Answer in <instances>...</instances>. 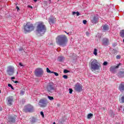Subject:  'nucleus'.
I'll list each match as a JSON object with an SVG mask.
<instances>
[{"mask_svg":"<svg viewBox=\"0 0 124 124\" xmlns=\"http://www.w3.org/2000/svg\"><path fill=\"white\" fill-rule=\"evenodd\" d=\"M67 42H68V39L64 34L59 35L56 38V43L57 45L62 46V47H65Z\"/></svg>","mask_w":124,"mask_h":124,"instance_id":"1","label":"nucleus"},{"mask_svg":"<svg viewBox=\"0 0 124 124\" xmlns=\"http://www.w3.org/2000/svg\"><path fill=\"white\" fill-rule=\"evenodd\" d=\"M89 66L92 71L99 70L100 69V63L95 59H92L89 62Z\"/></svg>","mask_w":124,"mask_h":124,"instance_id":"2","label":"nucleus"},{"mask_svg":"<svg viewBox=\"0 0 124 124\" xmlns=\"http://www.w3.org/2000/svg\"><path fill=\"white\" fill-rule=\"evenodd\" d=\"M46 26L43 23H40L38 24L36 31L40 34H44L46 32Z\"/></svg>","mask_w":124,"mask_h":124,"instance_id":"3","label":"nucleus"},{"mask_svg":"<svg viewBox=\"0 0 124 124\" xmlns=\"http://www.w3.org/2000/svg\"><path fill=\"white\" fill-rule=\"evenodd\" d=\"M24 30L25 31L30 32V31H32L34 30V26L33 24L28 22L24 26Z\"/></svg>","mask_w":124,"mask_h":124,"instance_id":"4","label":"nucleus"},{"mask_svg":"<svg viewBox=\"0 0 124 124\" xmlns=\"http://www.w3.org/2000/svg\"><path fill=\"white\" fill-rule=\"evenodd\" d=\"M23 111L25 113H32L34 111V108L31 105H27L24 107Z\"/></svg>","mask_w":124,"mask_h":124,"instance_id":"5","label":"nucleus"},{"mask_svg":"<svg viewBox=\"0 0 124 124\" xmlns=\"http://www.w3.org/2000/svg\"><path fill=\"white\" fill-rule=\"evenodd\" d=\"M15 69L12 66H9L7 69V74L9 76H12L15 72Z\"/></svg>","mask_w":124,"mask_h":124,"instance_id":"6","label":"nucleus"},{"mask_svg":"<svg viewBox=\"0 0 124 124\" xmlns=\"http://www.w3.org/2000/svg\"><path fill=\"white\" fill-rule=\"evenodd\" d=\"M44 73V72L41 68H37L35 70V75L37 77H41Z\"/></svg>","mask_w":124,"mask_h":124,"instance_id":"7","label":"nucleus"},{"mask_svg":"<svg viewBox=\"0 0 124 124\" xmlns=\"http://www.w3.org/2000/svg\"><path fill=\"white\" fill-rule=\"evenodd\" d=\"M82 88L83 86H82L81 84L79 83H77L75 86V91L78 93H80V92H82V91H83Z\"/></svg>","mask_w":124,"mask_h":124,"instance_id":"8","label":"nucleus"},{"mask_svg":"<svg viewBox=\"0 0 124 124\" xmlns=\"http://www.w3.org/2000/svg\"><path fill=\"white\" fill-rule=\"evenodd\" d=\"M47 103H48L47 100L42 99L39 101V105L40 107H46Z\"/></svg>","mask_w":124,"mask_h":124,"instance_id":"9","label":"nucleus"},{"mask_svg":"<svg viewBox=\"0 0 124 124\" xmlns=\"http://www.w3.org/2000/svg\"><path fill=\"white\" fill-rule=\"evenodd\" d=\"M12 102H13V96H9L7 98V104L9 106L12 105Z\"/></svg>","mask_w":124,"mask_h":124,"instance_id":"10","label":"nucleus"},{"mask_svg":"<svg viewBox=\"0 0 124 124\" xmlns=\"http://www.w3.org/2000/svg\"><path fill=\"white\" fill-rule=\"evenodd\" d=\"M102 44L104 46H108L109 44V39L104 38L102 40Z\"/></svg>","mask_w":124,"mask_h":124,"instance_id":"11","label":"nucleus"},{"mask_svg":"<svg viewBox=\"0 0 124 124\" xmlns=\"http://www.w3.org/2000/svg\"><path fill=\"white\" fill-rule=\"evenodd\" d=\"M48 92H50L53 90H54V84L53 83H48L46 87Z\"/></svg>","mask_w":124,"mask_h":124,"instance_id":"12","label":"nucleus"},{"mask_svg":"<svg viewBox=\"0 0 124 124\" xmlns=\"http://www.w3.org/2000/svg\"><path fill=\"white\" fill-rule=\"evenodd\" d=\"M121 65V63H119L117 66H112L110 67V70L111 72H115L117 68H119V67Z\"/></svg>","mask_w":124,"mask_h":124,"instance_id":"13","label":"nucleus"},{"mask_svg":"<svg viewBox=\"0 0 124 124\" xmlns=\"http://www.w3.org/2000/svg\"><path fill=\"white\" fill-rule=\"evenodd\" d=\"M119 90L121 92V93H123L124 92V82H122L120 84L119 86Z\"/></svg>","mask_w":124,"mask_h":124,"instance_id":"14","label":"nucleus"},{"mask_svg":"<svg viewBox=\"0 0 124 124\" xmlns=\"http://www.w3.org/2000/svg\"><path fill=\"white\" fill-rule=\"evenodd\" d=\"M102 31H109V26L107 25V24H105L102 25Z\"/></svg>","mask_w":124,"mask_h":124,"instance_id":"15","label":"nucleus"},{"mask_svg":"<svg viewBox=\"0 0 124 124\" xmlns=\"http://www.w3.org/2000/svg\"><path fill=\"white\" fill-rule=\"evenodd\" d=\"M98 17H97V16H93V20H91L92 23H93V24H96L97 23H98Z\"/></svg>","mask_w":124,"mask_h":124,"instance_id":"16","label":"nucleus"},{"mask_svg":"<svg viewBox=\"0 0 124 124\" xmlns=\"http://www.w3.org/2000/svg\"><path fill=\"white\" fill-rule=\"evenodd\" d=\"M49 23L50 25H52L53 24H55L56 22V20L53 18H49Z\"/></svg>","mask_w":124,"mask_h":124,"instance_id":"17","label":"nucleus"},{"mask_svg":"<svg viewBox=\"0 0 124 124\" xmlns=\"http://www.w3.org/2000/svg\"><path fill=\"white\" fill-rule=\"evenodd\" d=\"M118 77H119V78H123V77H124V71L119 72L118 74Z\"/></svg>","mask_w":124,"mask_h":124,"instance_id":"18","label":"nucleus"},{"mask_svg":"<svg viewBox=\"0 0 124 124\" xmlns=\"http://www.w3.org/2000/svg\"><path fill=\"white\" fill-rule=\"evenodd\" d=\"M15 120H16L15 117L13 116H10L9 118V122H11V123H15Z\"/></svg>","mask_w":124,"mask_h":124,"instance_id":"19","label":"nucleus"},{"mask_svg":"<svg viewBox=\"0 0 124 124\" xmlns=\"http://www.w3.org/2000/svg\"><path fill=\"white\" fill-rule=\"evenodd\" d=\"M120 35L121 37H122V38H124V30H122L120 32Z\"/></svg>","mask_w":124,"mask_h":124,"instance_id":"20","label":"nucleus"},{"mask_svg":"<svg viewBox=\"0 0 124 124\" xmlns=\"http://www.w3.org/2000/svg\"><path fill=\"white\" fill-rule=\"evenodd\" d=\"M120 103H124V95L122 96L119 99Z\"/></svg>","mask_w":124,"mask_h":124,"instance_id":"21","label":"nucleus"},{"mask_svg":"<svg viewBox=\"0 0 124 124\" xmlns=\"http://www.w3.org/2000/svg\"><path fill=\"white\" fill-rule=\"evenodd\" d=\"M30 122L31 124H34L36 123V119L34 117H32L30 120Z\"/></svg>","mask_w":124,"mask_h":124,"instance_id":"22","label":"nucleus"},{"mask_svg":"<svg viewBox=\"0 0 124 124\" xmlns=\"http://www.w3.org/2000/svg\"><path fill=\"white\" fill-rule=\"evenodd\" d=\"M59 62H63L64 61V57L63 56H60L58 58Z\"/></svg>","mask_w":124,"mask_h":124,"instance_id":"23","label":"nucleus"},{"mask_svg":"<svg viewBox=\"0 0 124 124\" xmlns=\"http://www.w3.org/2000/svg\"><path fill=\"white\" fill-rule=\"evenodd\" d=\"M93 54L95 55V56H97V49L96 48L94 49Z\"/></svg>","mask_w":124,"mask_h":124,"instance_id":"24","label":"nucleus"},{"mask_svg":"<svg viewBox=\"0 0 124 124\" xmlns=\"http://www.w3.org/2000/svg\"><path fill=\"white\" fill-rule=\"evenodd\" d=\"M48 99H49V100H54V97L50 96H47Z\"/></svg>","mask_w":124,"mask_h":124,"instance_id":"25","label":"nucleus"},{"mask_svg":"<svg viewBox=\"0 0 124 124\" xmlns=\"http://www.w3.org/2000/svg\"><path fill=\"white\" fill-rule=\"evenodd\" d=\"M46 72H47V73H52V71H51L48 68H46Z\"/></svg>","mask_w":124,"mask_h":124,"instance_id":"26","label":"nucleus"},{"mask_svg":"<svg viewBox=\"0 0 124 124\" xmlns=\"http://www.w3.org/2000/svg\"><path fill=\"white\" fill-rule=\"evenodd\" d=\"M8 86L9 87H10V88H11V89H12V90H14V88H13V86H12V85H11L10 84H8Z\"/></svg>","mask_w":124,"mask_h":124,"instance_id":"27","label":"nucleus"},{"mask_svg":"<svg viewBox=\"0 0 124 124\" xmlns=\"http://www.w3.org/2000/svg\"><path fill=\"white\" fill-rule=\"evenodd\" d=\"M52 73H53L55 76H59V74L58 73L52 71Z\"/></svg>","mask_w":124,"mask_h":124,"instance_id":"28","label":"nucleus"},{"mask_svg":"<svg viewBox=\"0 0 124 124\" xmlns=\"http://www.w3.org/2000/svg\"><path fill=\"white\" fill-rule=\"evenodd\" d=\"M91 117H93V114L92 113H89L88 115V119H90V118H91Z\"/></svg>","mask_w":124,"mask_h":124,"instance_id":"29","label":"nucleus"},{"mask_svg":"<svg viewBox=\"0 0 124 124\" xmlns=\"http://www.w3.org/2000/svg\"><path fill=\"white\" fill-rule=\"evenodd\" d=\"M25 93V92L23 90H21L20 91V94L21 95H24V94Z\"/></svg>","mask_w":124,"mask_h":124,"instance_id":"30","label":"nucleus"},{"mask_svg":"<svg viewBox=\"0 0 124 124\" xmlns=\"http://www.w3.org/2000/svg\"><path fill=\"white\" fill-rule=\"evenodd\" d=\"M69 72V71H68L67 69H65L63 71V73H68Z\"/></svg>","mask_w":124,"mask_h":124,"instance_id":"31","label":"nucleus"},{"mask_svg":"<svg viewBox=\"0 0 124 124\" xmlns=\"http://www.w3.org/2000/svg\"><path fill=\"white\" fill-rule=\"evenodd\" d=\"M69 93H72V92H73V90H72V89H69Z\"/></svg>","mask_w":124,"mask_h":124,"instance_id":"32","label":"nucleus"},{"mask_svg":"<svg viewBox=\"0 0 124 124\" xmlns=\"http://www.w3.org/2000/svg\"><path fill=\"white\" fill-rule=\"evenodd\" d=\"M116 59H117V60H120V59H121V56H120V55H117V56H116Z\"/></svg>","mask_w":124,"mask_h":124,"instance_id":"33","label":"nucleus"},{"mask_svg":"<svg viewBox=\"0 0 124 124\" xmlns=\"http://www.w3.org/2000/svg\"><path fill=\"white\" fill-rule=\"evenodd\" d=\"M108 64V62H105L103 63V65H107Z\"/></svg>","mask_w":124,"mask_h":124,"instance_id":"34","label":"nucleus"},{"mask_svg":"<svg viewBox=\"0 0 124 124\" xmlns=\"http://www.w3.org/2000/svg\"><path fill=\"white\" fill-rule=\"evenodd\" d=\"M63 78H64V79H67L68 77L66 75H64L63 76Z\"/></svg>","mask_w":124,"mask_h":124,"instance_id":"35","label":"nucleus"},{"mask_svg":"<svg viewBox=\"0 0 124 124\" xmlns=\"http://www.w3.org/2000/svg\"><path fill=\"white\" fill-rule=\"evenodd\" d=\"M12 81L14 83H16V84H17V83H19V81L17 80L15 81L14 80H12Z\"/></svg>","mask_w":124,"mask_h":124,"instance_id":"36","label":"nucleus"},{"mask_svg":"<svg viewBox=\"0 0 124 124\" xmlns=\"http://www.w3.org/2000/svg\"><path fill=\"white\" fill-rule=\"evenodd\" d=\"M83 24H84V25H86V24H87V20H84L83 21Z\"/></svg>","mask_w":124,"mask_h":124,"instance_id":"37","label":"nucleus"},{"mask_svg":"<svg viewBox=\"0 0 124 124\" xmlns=\"http://www.w3.org/2000/svg\"><path fill=\"white\" fill-rule=\"evenodd\" d=\"M40 114L43 116V117H44V113H43V111H41Z\"/></svg>","mask_w":124,"mask_h":124,"instance_id":"38","label":"nucleus"},{"mask_svg":"<svg viewBox=\"0 0 124 124\" xmlns=\"http://www.w3.org/2000/svg\"><path fill=\"white\" fill-rule=\"evenodd\" d=\"M16 9H17V11H19V10H20V8H19L18 6H16Z\"/></svg>","mask_w":124,"mask_h":124,"instance_id":"39","label":"nucleus"},{"mask_svg":"<svg viewBox=\"0 0 124 124\" xmlns=\"http://www.w3.org/2000/svg\"><path fill=\"white\" fill-rule=\"evenodd\" d=\"M86 35L87 36H89L90 35V32H89V31L86 32Z\"/></svg>","mask_w":124,"mask_h":124,"instance_id":"40","label":"nucleus"},{"mask_svg":"<svg viewBox=\"0 0 124 124\" xmlns=\"http://www.w3.org/2000/svg\"><path fill=\"white\" fill-rule=\"evenodd\" d=\"M19 65H20V66H24V64H23L22 63L19 62Z\"/></svg>","mask_w":124,"mask_h":124,"instance_id":"41","label":"nucleus"},{"mask_svg":"<svg viewBox=\"0 0 124 124\" xmlns=\"http://www.w3.org/2000/svg\"><path fill=\"white\" fill-rule=\"evenodd\" d=\"M75 14H77V12H72V15H75Z\"/></svg>","mask_w":124,"mask_h":124,"instance_id":"42","label":"nucleus"},{"mask_svg":"<svg viewBox=\"0 0 124 124\" xmlns=\"http://www.w3.org/2000/svg\"><path fill=\"white\" fill-rule=\"evenodd\" d=\"M79 15H80L79 12H77V16H79Z\"/></svg>","mask_w":124,"mask_h":124,"instance_id":"43","label":"nucleus"},{"mask_svg":"<svg viewBox=\"0 0 124 124\" xmlns=\"http://www.w3.org/2000/svg\"><path fill=\"white\" fill-rule=\"evenodd\" d=\"M28 7H29V8H31V9H32V6H31L30 5H28Z\"/></svg>","mask_w":124,"mask_h":124,"instance_id":"44","label":"nucleus"},{"mask_svg":"<svg viewBox=\"0 0 124 124\" xmlns=\"http://www.w3.org/2000/svg\"><path fill=\"white\" fill-rule=\"evenodd\" d=\"M22 50H23V48H20L19 49V51H20V52L21 51H22Z\"/></svg>","mask_w":124,"mask_h":124,"instance_id":"45","label":"nucleus"},{"mask_svg":"<svg viewBox=\"0 0 124 124\" xmlns=\"http://www.w3.org/2000/svg\"><path fill=\"white\" fill-rule=\"evenodd\" d=\"M12 80L15 79V77H13L11 78Z\"/></svg>","mask_w":124,"mask_h":124,"instance_id":"46","label":"nucleus"},{"mask_svg":"<svg viewBox=\"0 0 124 124\" xmlns=\"http://www.w3.org/2000/svg\"><path fill=\"white\" fill-rule=\"evenodd\" d=\"M0 111H2V108L0 107Z\"/></svg>","mask_w":124,"mask_h":124,"instance_id":"47","label":"nucleus"},{"mask_svg":"<svg viewBox=\"0 0 124 124\" xmlns=\"http://www.w3.org/2000/svg\"><path fill=\"white\" fill-rule=\"evenodd\" d=\"M64 32H65V33H67V34H69V33H67L65 31H64Z\"/></svg>","mask_w":124,"mask_h":124,"instance_id":"48","label":"nucleus"},{"mask_svg":"<svg viewBox=\"0 0 124 124\" xmlns=\"http://www.w3.org/2000/svg\"><path fill=\"white\" fill-rule=\"evenodd\" d=\"M35 2H36L37 1V0H33Z\"/></svg>","mask_w":124,"mask_h":124,"instance_id":"49","label":"nucleus"},{"mask_svg":"<svg viewBox=\"0 0 124 124\" xmlns=\"http://www.w3.org/2000/svg\"><path fill=\"white\" fill-rule=\"evenodd\" d=\"M53 124H56V122H53Z\"/></svg>","mask_w":124,"mask_h":124,"instance_id":"50","label":"nucleus"},{"mask_svg":"<svg viewBox=\"0 0 124 124\" xmlns=\"http://www.w3.org/2000/svg\"><path fill=\"white\" fill-rule=\"evenodd\" d=\"M123 113H124V108H123Z\"/></svg>","mask_w":124,"mask_h":124,"instance_id":"51","label":"nucleus"},{"mask_svg":"<svg viewBox=\"0 0 124 124\" xmlns=\"http://www.w3.org/2000/svg\"><path fill=\"white\" fill-rule=\"evenodd\" d=\"M79 124H83V123H80Z\"/></svg>","mask_w":124,"mask_h":124,"instance_id":"52","label":"nucleus"},{"mask_svg":"<svg viewBox=\"0 0 124 124\" xmlns=\"http://www.w3.org/2000/svg\"><path fill=\"white\" fill-rule=\"evenodd\" d=\"M123 42L124 43V39H123Z\"/></svg>","mask_w":124,"mask_h":124,"instance_id":"53","label":"nucleus"},{"mask_svg":"<svg viewBox=\"0 0 124 124\" xmlns=\"http://www.w3.org/2000/svg\"><path fill=\"white\" fill-rule=\"evenodd\" d=\"M0 93H1V91L0 90Z\"/></svg>","mask_w":124,"mask_h":124,"instance_id":"54","label":"nucleus"},{"mask_svg":"<svg viewBox=\"0 0 124 124\" xmlns=\"http://www.w3.org/2000/svg\"><path fill=\"white\" fill-rule=\"evenodd\" d=\"M58 1L60 0H58Z\"/></svg>","mask_w":124,"mask_h":124,"instance_id":"55","label":"nucleus"}]
</instances>
